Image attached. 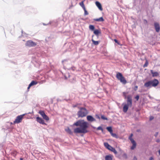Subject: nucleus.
<instances>
[{
	"mask_svg": "<svg viewBox=\"0 0 160 160\" xmlns=\"http://www.w3.org/2000/svg\"><path fill=\"white\" fill-rule=\"evenodd\" d=\"M73 125L77 126H79L74 129V132L76 133H85L88 132L87 129L88 127V123L84 120H79L74 123Z\"/></svg>",
	"mask_w": 160,
	"mask_h": 160,
	"instance_id": "obj_1",
	"label": "nucleus"
},
{
	"mask_svg": "<svg viewBox=\"0 0 160 160\" xmlns=\"http://www.w3.org/2000/svg\"><path fill=\"white\" fill-rule=\"evenodd\" d=\"M88 113V110L85 108L81 107L80 108V110L77 113V115L79 118H83L85 117Z\"/></svg>",
	"mask_w": 160,
	"mask_h": 160,
	"instance_id": "obj_2",
	"label": "nucleus"
},
{
	"mask_svg": "<svg viewBox=\"0 0 160 160\" xmlns=\"http://www.w3.org/2000/svg\"><path fill=\"white\" fill-rule=\"evenodd\" d=\"M116 77L122 84H125L127 83L126 80L121 73L119 72L117 73L116 75Z\"/></svg>",
	"mask_w": 160,
	"mask_h": 160,
	"instance_id": "obj_3",
	"label": "nucleus"
},
{
	"mask_svg": "<svg viewBox=\"0 0 160 160\" xmlns=\"http://www.w3.org/2000/svg\"><path fill=\"white\" fill-rule=\"evenodd\" d=\"M37 45V42H33L31 40L27 41L25 43V46L28 47H33L36 46Z\"/></svg>",
	"mask_w": 160,
	"mask_h": 160,
	"instance_id": "obj_4",
	"label": "nucleus"
},
{
	"mask_svg": "<svg viewBox=\"0 0 160 160\" xmlns=\"http://www.w3.org/2000/svg\"><path fill=\"white\" fill-rule=\"evenodd\" d=\"M127 103L126 104V105L131 107L132 106V97L131 95H128V96L127 97Z\"/></svg>",
	"mask_w": 160,
	"mask_h": 160,
	"instance_id": "obj_5",
	"label": "nucleus"
},
{
	"mask_svg": "<svg viewBox=\"0 0 160 160\" xmlns=\"http://www.w3.org/2000/svg\"><path fill=\"white\" fill-rule=\"evenodd\" d=\"M24 115L25 114H24L17 116L16 117V118L15 119V120L13 122L14 123H18L21 122L22 121V119L23 118V117L24 116Z\"/></svg>",
	"mask_w": 160,
	"mask_h": 160,
	"instance_id": "obj_6",
	"label": "nucleus"
},
{
	"mask_svg": "<svg viewBox=\"0 0 160 160\" xmlns=\"http://www.w3.org/2000/svg\"><path fill=\"white\" fill-rule=\"evenodd\" d=\"M39 113L42 116L44 119L46 120L47 121L49 120V118L47 115H46L43 111L41 110L39 111Z\"/></svg>",
	"mask_w": 160,
	"mask_h": 160,
	"instance_id": "obj_7",
	"label": "nucleus"
},
{
	"mask_svg": "<svg viewBox=\"0 0 160 160\" xmlns=\"http://www.w3.org/2000/svg\"><path fill=\"white\" fill-rule=\"evenodd\" d=\"M151 87H156L159 83L158 81L156 79L150 81Z\"/></svg>",
	"mask_w": 160,
	"mask_h": 160,
	"instance_id": "obj_8",
	"label": "nucleus"
},
{
	"mask_svg": "<svg viewBox=\"0 0 160 160\" xmlns=\"http://www.w3.org/2000/svg\"><path fill=\"white\" fill-rule=\"evenodd\" d=\"M154 27L156 32H158L160 30V26L159 23L157 22H154Z\"/></svg>",
	"mask_w": 160,
	"mask_h": 160,
	"instance_id": "obj_9",
	"label": "nucleus"
},
{
	"mask_svg": "<svg viewBox=\"0 0 160 160\" xmlns=\"http://www.w3.org/2000/svg\"><path fill=\"white\" fill-rule=\"evenodd\" d=\"M36 118V121L38 122L40 124H42L43 125H46V123L44 122V121L42 118L38 117H37Z\"/></svg>",
	"mask_w": 160,
	"mask_h": 160,
	"instance_id": "obj_10",
	"label": "nucleus"
},
{
	"mask_svg": "<svg viewBox=\"0 0 160 160\" xmlns=\"http://www.w3.org/2000/svg\"><path fill=\"white\" fill-rule=\"evenodd\" d=\"M87 120L90 122L96 121V119L93 118L92 116L88 115L87 117Z\"/></svg>",
	"mask_w": 160,
	"mask_h": 160,
	"instance_id": "obj_11",
	"label": "nucleus"
},
{
	"mask_svg": "<svg viewBox=\"0 0 160 160\" xmlns=\"http://www.w3.org/2000/svg\"><path fill=\"white\" fill-rule=\"evenodd\" d=\"M95 4L97 6L100 10L102 11L103 10L101 4L99 2L96 1L95 2Z\"/></svg>",
	"mask_w": 160,
	"mask_h": 160,
	"instance_id": "obj_12",
	"label": "nucleus"
},
{
	"mask_svg": "<svg viewBox=\"0 0 160 160\" xmlns=\"http://www.w3.org/2000/svg\"><path fill=\"white\" fill-rule=\"evenodd\" d=\"M132 141V142H131V143L132 144V145L131 147V149L132 150H134L136 147L137 144L135 141Z\"/></svg>",
	"mask_w": 160,
	"mask_h": 160,
	"instance_id": "obj_13",
	"label": "nucleus"
},
{
	"mask_svg": "<svg viewBox=\"0 0 160 160\" xmlns=\"http://www.w3.org/2000/svg\"><path fill=\"white\" fill-rule=\"evenodd\" d=\"M104 146L108 149L110 150L111 148L112 147L109 145L108 142H104Z\"/></svg>",
	"mask_w": 160,
	"mask_h": 160,
	"instance_id": "obj_14",
	"label": "nucleus"
},
{
	"mask_svg": "<svg viewBox=\"0 0 160 160\" xmlns=\"http://www.w3.org/2000/svg\"><path fill=\"white\" fill-rule=\"evenodd\" d=\"M150 72L152 74V76L153 77L158 76L159 75L158 73L157 72H153V70H151Z\"/></svg>",
	"mask_w": 160,
	"mask_h": 160,
	"instance_id": "obj_15",
	"label": "nucleus"
},
{
	"mask_svg": "<svg viewBox=\"0 0 160 160\" xmlns=\"http://www.w3.org/2000/svg\"><path fill=\"white\" fill-rule=\"evenodd\" d=\"M144 86L147 88L151 87V86L150 81L145 83L144 84Z\"/></svg>",
	"mask_w": 160,
	"mask_h": 160,
	"instance_id": "obj_16",
	"label": "nucleus"
},
{
	"mask_svg": "<svg viewBox=\"0 0 160 160\" xmlns=\"http://www.w3.org/2000/svg\"><path fill=\"white\" fill-rule=\"evenodd\" d=\"M93 20L97 22H103L104 19L102 17H101L98 18L94 19Z\"/></svg>",
	"mask_w": 160,
	"mask_h": 160,
	"instance_id": "obj_17",
	"label": "nucleus"
},
{
	"mask_svg": "<svg viewBox=\"0 0 160 160\" xmlns=\"http://www.w3.org/2000/svg\"><path fill=\"white\" fill-rule=\"evenodd\" d=\"M112 156L110 155H106L105 157V160H112Z\"/></svg>",
	"mask_w": 160,
	"mask_h": 160,
	"instance_id": "obj_18",
	"label": "nucleus"
},
{
	"mask_svg": "<svg viewBox=\"0 0 160 160\" xmlns=\"http://www.w3.org/2000/svg\"><path fill=\"white\" fill-rule=\"evenodd\" d=\"M129 107L127 106V105H125L123 107V111L124 112H127L128 108Z\"/></svg>",
	"mask_w": 160,
	"mask_h": 160,
	"instance_id": "obj_19",
	"label": "nucleus"
},
{
	"mask_svg": "<svg viewBox=\"0 0 160 160\" xmlns=\"http://www.w3.org/2000/svg\"><path fill=\"white\" fill-rule=\"evenodd\" d=\"M65 131L68 133H69L70 134H72V132L71 130L70 129V128L68 127L67 128L65 129Z\"/></svg>",
	"mask_w": 160,
	"mask_h": 160,
	"instance_id": "obj_20",
	"label": "nucleus"
},
{
	"mask_svg": "<svg viewBox=\"0 0 160 160\" xmlns=\"http://www.w3.org/2000/svg\"><path fill=\"white\" fill-rule=\"evenodd\" d=\"M93 33L98 37V34L101 33V32L98 30H96L94 31Z\"/></svg>",
	"mask_w": 160,
	"mask_h": 160,
	"instance_id": "obj_21",
	"label": "nucleus"
},
{
	"mask_svg": "<svg viewBox=\"0 0 160 160\" xmlns=\"http://www.w3.org/2000/svg\"><path fill=\"white\" fill-rule=\"evenodd\" d=\"M37 84V82L33 80L29 84L30 86H32L33 85H34Z\"/></svg>",
	"mask_w": 160,
	"mask_h": 160,
	"instance_id": "obj_22",
	"label": "nucleus"
},
{
	"mask_svg": "<svg viewBox=\"0 0 160 160\" xmlns=\"http://www.w3.org/2000/svg\"><path fill=\"white\" fill-rule=\"evenodd\" d=\"M92 42L93 44L95 45H98L100 42L99 41H95L93 39H92Z\"/></svg>",
	"mask_w": 160,
	"mask_h": 160,
	"instance_id": "obj_23",
	"label": "nucleus"
},
{
	"mask_svg": "<svg viewBox=\"0 0 160 160\" xmlns=\"http://www.w3.org/2000/svg\"><path fill=\"white\" fill-rule=\"evenodd\" d=\"M84 1H83L79 3V5L83 9L85 8V6L84 4Z\"/></svg>",
	"mask_w": 160,
	"mask_h": 160,
	"instance_id": "obj_24",
	"label": "nucleus"
},
{
	"mask_svg": "<svg viewBox=\"0 0 160 160\" xmlns=\"http://www.w3.org/2000/svg\"><path fill=\"white\" fill-rule=\"evenodd\" d=\"M110 150L113 152L115 154H116L117 153V152L116 150L112 147L111 148V149Z\"/></svg>",
	"mask_w": 160,
	"mask_h": 160,
	"instance_id": "obj_25",
	"label": "nucleus"
},
{
	"mask_svg": "<svg viewBox=\"0 0 160 160\" xmlns=\"http://www.w3.org/2000/svg\"><path fill=\"white\" fill-rule=\"evenodd\" d=\"M107 130L110 132V133H112V130L111 127H108L107 128Z\"/></svg>",
	"mask_w": 160,
	"mask_h": 160,
	"instance_id": "obj_26",
	"label": "nucleus"
},
{
	"mask_svg": "<svg viewBox=\"0 0 160 160\" xmlns=\"http://www.w3.org/2000/svg\"><path fill=\"white\" fill-rule=\"evenodd\" d=\"M70 75L69 73H66L65 75V79H67L70 77Z\"/></svg>",
	"mask_w": 160,
	"mask_h": 160,
	"instance_id": "obj_27",
	"label": "nucleus"
},
{
	"mask_svg": "<svg viewBox=\"0 0 160 160\" xmlns=\"http://www.w3.org/2000/svg\"><path fill=\"white\" fill-rule=\"evenodd\" d=\"M101 118L103 120H108V119L107 118L105 117L104 115H100Z\"/></svg>",
	"mask_w": 160,
	"mask_h": 160,
	"instance_id": "obj_28",
	"label": "nucleus"
},
{
	"mask_svg": "<svg viewBox=\"0 0 160 160\" xmlns=\"http://www.w3.org/2000/svg\"><path fill=\"white\" fill-rule=\"evenodd\" d=\"M89 29L92 31L95 28L94 26L93 25H90L89 27Z\"/></svg>",
	"mask_w": 160,
	"mask_h": 160,
	"instance_id": "obj_29",
	"label": "nucleus"
},
{
	"mask_svg": "<svg viewBox=\"0 0 160 160\" xmlns=\"http://www.w3.org/2000/svg\"><path fill=\"white\" fill-rule=\"evenodd\" d=\"M132 135L133 134L132 133L129 137V139L130 140L131 142H132V140L135 141L132 138Z\"/></svg>",
	"mask_w": 160,
	"mask_h": 160,
	"instance_id": "obj_30",
	"label": "nucleus"
},
{
	"mask_svg": "<svg viewBox=\"0 0 160 160\" xmlns=\"http://www.w3.org/2000/svg\"><path fill=\"white\" fill-rule=\"evenodd\" d=\"M111 135L113 137H115L116 138H118V137L116 133H113L112 132V133H110Z\"/></svg>",
	"mask_w": 160,
	"mask_h": 160,
	"instance_id": "obj_31",
	"label": "nucleus"
},
{
	"mask_svg": "<svg viewBox=\"0 0 160 160\" xmlns=\"http://www.w3.org/2000/svg\"><path fill=\"white\" fill-rule=\"evenodd\" d=\"M122 93H123V96L124 97V98L126 99V98H127V97L126 94L128 93V92H123Z\"/></svg>",
	"mask_w": 160,
	"mask_h": 160,
	"instance_id": "obj_32",
	"label": "nucleus"
},
{
	"mask_svg": "<svg viewBox=\"0 0 160 160\" xmlns=\"http://www.w3.org/2000/svg\"><path fill=\"white\" fill-rule=\"evenodd\" d=\"M97 129V130H101L102 132L103 131V129L101 126H99L98 127Z\"/></svg>",
	"mask_w": 160,
	"mask_h": 160,
	"instance_id": "obj_33",
	"label": "nucleus"
},
{
	"mask_svg": "<svg viewBox=\"0 0 160 160\" xmlns=\"http://www.w3.org/2000/svg\"><path fill=\"white\" fill-rule=\"evenodd\" d=\"M83 10L84 11V15H88V12H87V11L86 10V8L83 9Z\"/></svg>",
	"mask_w": 160,
	"mask_h": 160,
	"instance_id": "obj_34",
	"label": "nucleus"
},
{
	"mask_svg": "<svg viewBox=\"0 0 160 160\" xmlns=\"http://www.w3.org/2000/svg\"><path fill=\"white\" fill-rule=\"evenodd\" d=\"M148 62L147 60H146L145 63V64H144V65H143V67L144 68L148 66Z\"/></svg>",
	"mask_w": 160,
	"mask_h": 160,
	"instance_id": "obj_35",
	"label": "nucleus"
},
{
	"mask_svg": "<svg viewBox=\"0 0 160 160\" xmlns=\"http://www.w3.org/2000/svg\"><path fill=\"white\" fill-rule=\"evenodd\" d=\"M95 117L97 118V119H100V116L98 115V114H96L95 115Z\"/></svg>",
	"mask_w": 160,
	"mask_h": 160,
	"instance_id": "obj_36",
	"label": "nucleus"
},
{
	"mask_svg": "<svg viewBox=\"0 0 160 160\" xmlns=\"http://www.w3.org/2000/svg\"><path fill=\"white\" fill-rule=\"evenodd\" d=\"M139 96L138 95H137L135 97V98L137 100V101H138L139 99Z\"/></svg>",
	"mask_w": 160,
	"mask_h": 160,
	"instance_id": "obj_37",
	"label": "nucleus"
},
{
	"mask_svg": "<svg viewBox=\"0 0 160 160\" xmlns=\"http://www.w3.org/2000/svg\"><path fill=\"white\" fill-rule=\"evenodd\" d=\"M138 88V86H135L134 89V90L135 91H136L137 90Z\"/></svg>",
	"mask_w": 160,
	"mask_h": 160,
	"instance_id": "obj_38",
	"label": "nucleus"
},
{
	"mask_svg": "<svg viewBox=\"0 0 160 160\" xmlns=\"http://www.w3.org/2000/svg\"><path fill=\"white\" fill-rule=\"evenodd\" d=\"M114 41L115 42L117 43L118 44H119V42L116 39H114Z\"/></svg>",
	"mask_w": 160,
	"mask_h": 160,
	"instance_id": "obj_39",
	"label": "nucleus"
},
{
	"mask_svg": "<svg viewBox=\"0 0 160 160\" xmlns=\"http://www.w3.org/2000/svg\"><path fill=\"white\" fill-rule=\"evenodd\" d=\"M69 69L72 70L73 71H74L75 70V68L74 67H72L71 68H70Z\"/></svg>",
	"mask_w": 160,
	"mask_h": 160,
	"instance_id": "obj_40",
	"label": "nucleus"
},
{
	"mask_svg": "<svg viewBox=\"0 0 160 160\" xmlns=\"http://www.w3.org/2000/svg\"><path fill=\"white\" fill-rule=\"evenodd\" d=\"M148 23V22L147 21V20L146 19H144V23L145 24H147Z\"/></svg>",
	"mask_w": 160,
	"mask_h": 160,
	"instance_id": "obj_41",
	"label": "nucleus"
},
{
	"mask_svg": "<svg viewBox=\"0 0 160 160\" xmlns=\"http://www.w3.org/2000/svg\"><path fill=\"white\" fill-rule=\"evenodd\" d=\"M132 160H137V159L136 156H134Z\"/></svg>",
	"mask_w": 160,
	"mask_h": 160,
	"instance_id": "obj_42",
	"label": "nucleus"
},
{
	"mask_svg": "<svg viewBox=\"0 0 160 160\" xmlns=\"http://www.w3.org/2000/svg\"><path fill=\"white\" fill-rule=\"evenodd\" d=\"M154 118L153 116H151L150 117V120H152Z\"/></svg>",
	"mask_w": 160,
	"mask_h": 160,
	"instance_id": "obj_43",
	"label": "nucleus"
},
{
	"mask_svg": "<svg viewBox=\"0 0 160 160\" xmlns=\"http://www.w3.org/2000/svg\"><path fill=\"white\" fill-rule=\"evenodd\" d=\"M153 157H151L149 158V160H153Z\"/></svg>",
	"mask_w": 160,
	"mask_h": 160,
	"instance_id": "obj_44",
	"label": "nucleus"
},
{
	"mask_svg": "<svg viewBox=\"0 0 160 160\" xmlns=\"http://www.w3.org/2000/svg\"><path fill=\"white\" fill-rule=\"evenodd\" d=\"M158 132H156V133L155 134V135H154L156 137L157 136V135H158Z\"/></svg>",
	"mask_w": 160,
	"mask_h": 160,
	"instance_id": "obj_45",
	"label": "nucleus"
},
{
	"mask_svg": "<svg viewBox=\"0 0 160 160\" xmlns=\"http://www.w3.org/2000/svg\"><path fill=\"white\" fill-rule=\"evenodd\" d=\"M156 142H160V140L159 139H157L156 140Z\"/></svg>",
	"mask_w": 160,
	"mask_h": 160,
	"instance_id": "obj_46",
	"label": "nucleus"
},
{
	"mask_svg": "<svg viewBox=\"0 0 160 160\" xmlns=\"http://www.w3.org/2000/svg\"><path fill=\"white\" fill-rule=\"evenodd\" d=\"M68 61V60H67V59H65V60H63L62 61V62H65V61Z\"/></svg>",
	"mask_w": 160,
	"mask_h": 160,
	"instance_id": "obj_47",
	"label": "nucleus"
},
{
	"mask_svg": "<svg viewBox=\"0 0 160 160\" xmlns=\"http://www.w3.org/2000/svg\"><path fill=\"white\" fill-rule=\"evenodd\" d=\"M31 87V86H29V85H28V88L27 89H28V90H29V88H30V87Z\"/></svg>",
	"mask_w": 160,
	"mask_h": 160,
	"instance_id": "obj_48",
	"label": "nucleus"
},
{
	"mask_svg": "<svg viewBox=\"0 0 160 160\" xmlns=\"http://www.w3.org/2000/svg\"><path fill=\"white\" fill-rule=\"evenodd\" d=\"M158 152L159 155H160V149L158 150Z\"/></svg>",
	"mask_w": 160,
	"mask_h": 160,
	"instance_id": "obj_49",
	"label": "nucleus"
},
{
	"mask_svg": "<svg viewBox=\"0 0 160 160\" xmlns=\"http://www.w3.org/2000/svg\"><path fill=\"white\" fill-rule=\"evenodd\" d=\"M20 160H23V159L22 158H20Z\"/></svg>",
	"mask_w": 160,
	"mask_h": 160,
	"instance_id": "obj_50",
	"label": "nucleus"
}]
</instances>
